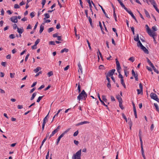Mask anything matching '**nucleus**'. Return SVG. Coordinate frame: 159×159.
I'll list each match as a JSON object with an SVG mask.
<instances>
[{
  "label": "nucleus",
  "instance_id": "1",
  "mask_svg": "<svg viewBox=\"0 0 159 159\" xmlns=\"http://www.w3.org/2000/svg\"><path fill=\"white\" fill-rule=\"evenodd\" d=\"M87 96V93L84 90H83L81 92L77 97V99L79 101L81 99H86Z\"/></svg>",
  "mask_w": 159,
  "mask_h": 159
},
{
  "label": "nucleus",
  "instance_id": "2",
  "mask_svg": "<svg viewBox=\"0 0 159 159\" xmlns=\"http://www.w3.org/2000/svg\"><path fill=\"white\" fill-rule=\"evenodd\" d=\"M81 149H80L73 155L72 158L75 159H75H81Z\"/></svg>",
  "mask_w": 159,
  "mask_h": 159
},
{
  "label": "nucleus",
  "instance_id": "3",
  "mask_svg": "<svg viewBox=\"0 0 159 159\" xmlns=\"http://www.w3.org/2000/svg\"><path fill=\"white\" fill-rule=\"evenodd\" d=\"M70 130V129H67L66 130L64 131L58 138L57 139V141L56 143V144L57 145H58V143H59L61 139L62 138L64 135L67 133Z\"/></svg>",
  "mask_w": 159,
  "mask_h": 159
},
{
  "label": "nucleus",
  "instance_id": "4",
  "mask_svg": "<svg viewBox=\"0 0 159 159\" xmlns=\"http://www.w3.org/2000/svg\"><path fill=\"white\" fill-rule=\"evenodd\" d=\"M150 96L151 98L156 100L158 102H159V99L156 94L152 93L150 94Z\"/></svg>",
  "mask_w": 159,
  "mask_h": 159
},
{
  "label": "nucleus",
  "instance_id": "5",
  "mask_svg": "<svg viewBox=\"0 0 159 159\" xmlns=\"http://www.w3.org/2000/svg\"><path fill=\"white\" fill-rule=\"evenodd\" d=\"M115 70H116L115 69H113L112 70H109V71L107 73V75L106 76H112V75L114 73Z\"/></svg>",
  "mask_w": 159,
  "mask_h": 159
},
{
  "label": "nucleus",
  "instance_id": "6",
  "mask_svg": "<svg viewBox=\"0 0 159 159\" xmlns=\"http://www.w3.org/2000/svg\"><path fill=\"white\" fill-rule=\"evenodd\" d=\"M11 20L13 22L16 23L18 22L17 17V16H14L10 18Z\"/></svg>",
  "mask_w": 159,
  "mask_h": 159
},
{
  "label": "nucleus",
  "instance_id": "7",
  "mask_svg": "<svg viewBox=\"0 0 159 159\" xmlns=\"http://www.w3.org/2000/svg\"><path fill=\"white\" fill-rule=\"evenodd\" d=\"M146 27V29L147 30V32L148 33V34L149 35H152V34H153L154 33L152 32L150 29L149 28V27L148 25H145Z\"/></svg>",
  "mask_w": 159,
  "mask_h": 159
},
{
  "label": "nucleus",
  "instance_id": "8",
  "mask_svg": "<svg viewBox=\"0 0 159 159\" xmlns=\"http://www.w3.org/2000/svg\"><path fill=\"white\" fill-rule=\"evenodd\" d=\"M140 48L141 49H142L145 53L146 54L148 53L149 52L148 50L143 45Z\"/></svg>",
  "mask_w": 159,
  "mask_h": 159
},
{
  "label": "nucleus",
  "instance_id": "9",
  "mask_svg": "<svg viewBox=\"0 0 159 159\" xmlns=\"http://www.w3.org/2000/svg\"><path fill=\"white\" fill-rule=\"evenodd\" d=\"M49 112H48L47 115L44 117L43 120V123L46 124V123L48 121V117L49 114Z\"/></svg>",
  "mask_w": 159,
  "mask_h": 159
},
{
  "label": "nucleus",
  "instance_id": "10",
  "mask_svg": "<svg viewBox=\"0 0 159 159\" xmlns=\"http://www.w3.org/2000/svg\"><path fill=\"white\" fill-rule=\"evenodd\" d=\"M44 24V23H43V24L42 25H41L40 26V30H39V33L40 34H41L42 33V32H43V30H44V26L43 25Z\"/></svg>",
  "mask_w": 159,
  "mask_h": 159
},
{
  "label": "nucleus",
  "instance_id": "11",
  "mask_svg": "<svg viewBox=\"0 0 159 159\" xmlns=\"http://www.w3.org/2000/svg\"><path fill=\"white\" fill-rule=\"evenodd\" d=\"M17 32L20 34V36H21V35L20 34H21L23 32L24 30L23 29H19L18 27H17Z\"/></svg>",
  "mask_w": 159,
  "mask_h": 159
},
{
  "label": "nucleus",
  "instance_id": "12",
  "mask_svg": "<svg viewBox=\"0 0 159 159\" xmlns=\"http://www.w3.org/2000/svg\"><path fill=\"white\" fill-rule=\"evenodd\" d=\"M99 6H100V7L101 8L102 11H103L104 14H105V16L106 17H107V18H109L108 17V16H107V14L106 13V12H105V10L99 4Z\"/></svg>",
  "mask_w": 159,
  "mask_h": 159
},
{
  "label": "nucleus",
  "instance_id": "13",
  "mask_svg": "<svg viewBox=\"0 0 159 159\" xmlns=\"http://www.w3.org/2000/svg\"><path fill=\"white\" fill-rule=\"evenodd\" d=\"M116 97L118 100V102H122V98L119 95H117Z\"/></svg>",
  "mask_w": 159,
  "mask_h": 159
},
{
  "label": "nucleus",
  "instance_id": "14",
  "mask_svg": "<svg viewBox=\"0 0 159 159\" xmlns=\"http://www.w3.org/2000/svg\"><path fill=\"white\" fill-rule=\"evenodd\" d=\"M89 123V122H88V121H84L83 122H81L80 123H78L77 125H83L84 124H87V123Z\"/></svg>",
  "mask_w": 159,
  "mask_h": 159
},
{
  "label": "nucleus",
  "instance_id": "15",
  "mask_svg": "<svg viewBox=\"0 0 159 159\" xmlns=\"http://www.w3.org/2000/svg\"><path fill=\"white\" fill-rule=\"evenodd\" d=\"M144 11L146 17L148 18H150V16L148 12L145 9H144Z\"/></svg>",
  "mask_w": 159,
  "mask_h": 159
},
{
  "label": "nucleus",
  "instance_id": "16",
  "mask_svg": "<svg viewBox=\"0 0 159 159\" xmlns=\"http://www.w3.org/2000/svg\"><path fill=\"white\" fill-rule=\"evenodd\" d=\"M150 66L152 68L153 70L155 72H156L157 74L159 73V71L155 68V67H154L153 64H152V65H151Z\"/></svg>",
  "mask_w": 159,
  "mask_h": 159
},
{
  "label": "nucleus",
  "instance_id": "17",
  "mask_svg": "<svg viewBox=\"0 0 159 159\" xmlns=\"http://www.w3.org/2000/svg\"><path fill=\"white\" fill-rule=\"evenodd\" d=\"M41 70V68L40 67H37L35 69H34V71L35 73L38 72L39 70Z\"/></svg>",
  "mask_w": 159,
  "mask_h": 159
},
{
  "label": "nucleus",
  "instance_id": "18",
  "mask_svg": "<svg viewBox=\"0 0 159 159\" xmlns=\"http://www.w3.org/2000/svg\"><path fill=\"white\" fill-rule=\"evenodd\" d=\"M128 123L129 126H132V122L130 118H128Z\"/></svg>",
  "mask_w": 159,
  "mask_h": 159
},
{
  "label": "nucleus",
  "instance_id": "19",
  "mask_svg": "<svg viewBox=\"0 0 159 159\" xmlns=\"http://www.w3.org/2000/svg\"><path fill=\"white\" fill-rule=\"evenodd\" d=\"M78 66L79 69L80 70V72L81 73V74H82V68L80 64V62L78 64Z\"/></svg>",
  "mask_w": 159,
  "mask_h": 159
},
{
  "label": "nucleus",
  "instance_id": "20",
  "mask_svg": "<svg viewBox=\"0 0 159 159\" xmlns=\"http://www.w3.org/2000/svg\"><path fill=\"white\" fill-rule=\"evenodd\" d=\"M36 94H37V93H36V92L34 93L33 94L32 97L30 98V99L31 100H32L33 99H34V98L36 96Z\"/></svg>",
  "mask_w": 159,
  "mask_h": 159
},
{
  "label": "nucleus",
  "instance_id": "21",
  "mask_svg": "<svg viewBox=\"0 0 159 159\" xmlns=\"http://www.w3.org/2000/svg\"><path fill=\"white\" fill-rule=\"evenodd\" d=\"M69 50L68 49H67L66 48H64L63 49H62L61 51V53H63L64 52H67Z\"/></svg>",
  "mask_w": 159,
  "mask_h": 159
},
{
  "label": "nucleus",
  "instance_id": "22",
  "mask_svg": "<svg viewBox=\"0 0 159 159\" xmlns=\"http://www.w3.org/2000/svg\"><path fill=\"white\" fill-rule=\"evenodd\" d=\"M146 1L147 3L149 5V4L148 2V1H149L151 3V4H152L153 3H154L155 1L154 0H146Z\"/></svg>",
  "mask_w": 159,
  "mask_h": 159
},
{
  "label": "nucleus",
  "instance_id": "23",
  "mask_svg": "<svg viewBox=\"0 0 159 159\" xmlns=\"http://www.w3.org/2000/svg\"><path fill=\"white\" fill-rule=\"evenodd\" d=\"M134 40L135 41H137V42H138L139 40V35L138 34H137V36L136 37H135V36L134 37Z\"/></svg>",
  "mask_w": 159,
  "mask_h": 159
},
{
  "label": "nucleus",
  "instance_id": "24",
  "mask_svg": "<svg viewBox=\"0 0 159 159\" xmlns=\"http://www.w3.org/2000/svg\"><path fill=\"white\" fill-rule=\"evenodd\" d=\"M137 46L138 47H140V48L142 46H143L140 40L138 41Z\"/></svg>",
  "mask_w": 159,
  "mask_h": 159
},
{
  "label": "nucleus",
  "instance_id": "25",
  "mask_svg": "<svg viewBox=\"0 0 159 159\" xmlns=\"http://www.w3.org/2000/svg\"><path fill=\"white\" fill-rule=\"evenodd\" d=\"M154 105L155 107L156 110L157 111L159 112V108H158L157 104V103H154Z\"/></svg>",
  "mask_w": 159,
  "mask_h": 159
},
{
  "label": "nucleus",
  "instance_id": "26",
  "mask_svg": "<svg viewBox=\"0 0 159 159\" xmlns=\"http://www.w3.org/2000/svg\"><path fill=\"white\" fill-rule=\"evenodd\" d=\"M44 16H45V18H44V20H45L46 18H48L50 17V16L49 14L48 13H45L44 15Z\"/></svg>",
  "mask_w": 159,
  "mask_h": 159
},
{
  "label": "nucleus",
  "instance_id": "27",
  "mask_svg": "<svg viewBox=\"0 0 159 159\" xmlns=\"http://www.w3.org/2000/svg\"><path fill=\"white\" fill-rule=\"evenodd\" d=\"M121 69V68L120 65L116 66V69L118 73H120V70Z\"/></svg>",
  "mask_w": 159,
  "mask_h": 159
},
{
  "label": "nucleus",
  "instance_id": "28",
  "mask_svg": "<svg viewBox=\"0 0 159 159\" xmlns=\"http://www.w3.org/2000/svg\"><path fill=\"white\" fill-rule=\"evenodd\" d=\"M132 75L134 77L135 76H136V75H138L137 74V73L136 74H135V72L134 70H132Z\"/></svg>",
  "mask_w": 159,
  "mask_h": 159
},
{
  "label": "nucleus",
  "instance_id": "29",
  "mask_svg": "<svg viewBox=\"0 0 159 159\" xmlns=\"http://www.w3.org/2000/svg\"><path fill=\"white\" fill-rule=\"evenodd\" d=\"M113 16L116 21H117V17L115 10L113 11Z\"/></svg>",
  "mask_w": 159,
  "mask_h": 159
},
{
  "label": "nucleus",
  "instance_id": "30",
  "mask_svg": "<svg viewBox=\"0 0 159 159\" xmlns=\"http://www.w3.org/2000/svg\"><path fill=\"white\" fill-rule=\"evenodd\" d=\"M87 18L89 19V21L90 23V25H91V26H92V20L91 18V17L90 16H89V17H87Z\"/></svg>",
  "mask_w": 159,
  "mask_h": 159
},
{
  "label": "nucleus",
  "instance_id": "31",
  "mask_svg": "<svg viewBox=\"0 0 159 159\" xmlns=\"http://www.w3.org/2000/svg\"><path fill=\"white\" fill-rule=\"evenodd\" d=\"M122 116L123 118H124L125 120L127 122L128 120L127 119V118L125 116V115L124 113H122Z\"/></svg>",
  "mask_w": 159,
  "mask_h": 159
},
{
  "label": "nucleus",
  "instance_id": "32",
  "mask_svg": "<svg viewBox=\"0 0 159 159\" xmlns=\"http://www.w3.org/2000/svg\"><path fill=\"white\" fill-rule=\"evenodd\" d=\"M129 60L133 62L134 61V58L133 57H131L129 59Z\"/></svg>",
  "mask_w": 159,
  "mask_h": 159
},
{
  "label": "nucleus",
  "instance_id": "33",
  "mask_svg": "<svg viewBox=\"0 0 159 159\" xmlns=\"http://www.w3.org/2000/svg\"><path fill=\"white\" fill-rule=\"evenodd\" d=\"M43 96H39L37 100V102H39L42 99V98L43 97Z\"/></svg>",
  "mask_w": 159,
  "mask_h": 159
},
{
  "label": "nucleus",
  "instance_id": "34",
  "mask_svg": "<svg viewBox=\"0 0 159 159\" xmlns=\"http://www.w3.org/2000/svg\"><path fill=\"white\" fill-rule=\"evenodd\" d=\"M119 106L122 109H124V107H123V105L122 104V102H119Z\"/></svg>",
  "mask_w": 159,
  "mask_h": 159
},
{
  "label": "nucleus",
  "instance_id": "35",
  "mask_svg": "<svg viewBox=\"0 0 159 159\" xmlns=\"http://www.w3.org/2000/svg\"><path fill=\"white\" fill-rule=\"evenodd\" d=\"M120 5H121V7L122 8H123L125 10H126L127 8L125 7L122 2H121L120 3Z\"/></svg>",
  "mask_w": 159,
  "mask_h": 159
},
{
  "label": "nucleus",
  "instance_id": "36",
  "mask_svg": "<svg viewBox=\"0 0 159 159\" xmlns=\"http://www.w3.org/2000/svg\"><path fill=\"white\" fill-rule=\"evenodd\" d=\"M155 33H153V34H152V35H150V36H152L153 37V39H154V42L155 43H157V42L155 40V38L154 37V34H155Z\"/></svg>",
  "mask_w": 159,
  "mask_h": 159
},
{
  "label": "nucleus",
  "instance_id": "37",
  "mask_svg": "<svg viewBox=\"0 0 159 159\" xmlns=\"http://www.w3.org/2000/svg\"><path fill=\"white\" fill-rule=\"evenodd\" d=\"M47 74L48 76L50 77L53 75V73L52 71H50Z\"/></svg>",
  "mask_w": 159,
  "mask_h": 159
},
{
  "label": "nucleus",
  "instance_id": "38",
  "mask_svg": "<svg viewBox=\"0 0 159 159\" xmlns=\"http://www.w3.org/2000/svg\"><path fill=\"white\" fill-rule=\"evenodd\" d=\"M137 90L138 92V94H143V91H141V90L139 89H137Z\"/></svg>",
  "mask_w": 159,
  "mask_h": 159
},
{
  "label": "nucleus",
  "instance_id": "39",
  "mask_svg": "<svg viewBox=\"0 0 159 159\" xmlns=\"http://www.w3.org/2000/svg\"><path fill=\"white\" fill-rule=\"evenodd\" d=\"M47 139L46 138H45L43 140V141L42 142L41 145V146L40 147V148H41V147L43 146V143H44V142Z\"/></svg>",
  "mask_w": 159,
  "mask_h": 159
},
{
  "label": "nucleus",
  "instance_id": "40",
  "mask_svg": "<svg viewBox=\"0 0 159 159\" xmlns=\"http://www.w3.org/2000/svg\"><path fill=\"white\" fill-rule=\"evenodd\" d=\"M54 30V29L53 28L51 27V28H49V29H48V32L50 33V32H52V31H53Z\"/></svg>",
  "mask_w": 159,
  "mask_h": 159
},
{
  "label": "nucleus",
  "instance_id": "41",
  "mask_svg": "<svg viewBox=\"0 0 159 159\" xmlns=\"http://www.w3.org/2000/svg\"><path fill=\"white\" fill-rule=\"evenodd\" d=\"M102 100H103L105 102H107V99L106 98V96L105 95H102Z\"/></svg>",
  "mask_w": 159,
  "mask_h": 159
},
{
  "label": "nucleus",
  "instance_id": "42",
  "mask_svg": "<svg viewBox=\"0 0 159 159\" xmlns=\"http://www.w3.org/2000/svg\"><path fill=\"white\" fill-rule=\"evenodd\" d=\"M147 58V62L149 64L150 66L152 65L153 64L151 62V61L149 60V59L148 58Z\"/></svg>",
  "mask_w": 159,
  "mask_h": 159
},
{
  "label": "nucleus",
  "instance_id": "43",
  "mask_svg": "<svg viewBox=\"0 0 159 159\" xmlns=\"http://www.w3.org/2000/svg\"><path fill=\"white\" fill-rule=\"evenodd\" d=\"M124 72L125 73V75L127 77L128 75L129 74V72H127V70L126 69L124 70Z\"/></svg>",
  "mask_w": 159,
  "mask_h": 159
},
{
  "label": "nucleus",
  "instance_id": "44",
  "mask_svg": "<svg viewBox=\"0 0 159 159\" xmlns=\"http://www.w3.org/2000/svg\"><path fill=\"white\" fill-rule=\"evenodd\" d=\"M80 83H79L78 84V92L79 93H80L81 91V89H80Z\"/></svg>",
  "mask_w": 159,
  "mask_h": 159
},
{
  "label": "nucleus",
  "instance_id": "45",
  "mask_svg": "<svg viewBox=\"0 0 159 159\" xmlns=\"http://www.w3.org/2000/svg\"><path fill=\"white\" fill-rule=\"evenodd\" d=\"M34 13H35L34 12H31L30 13V16L31 17V18H32L34 16H35Z\"/></svg>",
  "mask_w": 159,
  "mask_h": 159
},
{
  "label": "nucleus",
  "instance_id": "46",
  "mask_svg": "<svg viewBox=\"0 0 159 159\" xmlns=\"http://www.w3.org/2000/svg\"><path fill=\"white\" fill-rule=\"evenodd\" d=\"M9 37L10 38V39H13L14 38H15V35L14 34H10L9 36Z\"/></svg>",
  "mask_w": 159,
  "mask_h": 159
},
{
  "label": "nucleus",
  "instance_id": "47",
  "mask_svg": "<svg viewBox=\"0 0 159 159\" xmlns=\"http://www.w3.org/2000/svg\"><path fill=\"white\" fill-rule=\"evenodd\" d=\"M87 1L89 5V7L90 8H92V6L91 5L90 0H87Z\"/></svg>",
  "mask_w": 159,
  "mask_h": 159
},
{
  "label": "nucleus",
  "instance_id": "48",
  "mask_svg": "<svg viewBox=\"0 0 159 159\" xmlns=\"http://www.w3.org/2000/svg\"><path fill=\"white\" fill-rule=\"evenodd\" d=\"M20 7L17 4H16L14 6V8L16 9L19 8Z\"/></svg>",
  "mask_w": 159,
  "mask_h": 159
},
{
  "label": "nucleus",
  "instance_id": "49",
  "mask_svg": "<svg viewBox=\"0 0 159 159\" xmlns=\"http://www.w3.org/2000/svg\"><path fill=\"white\" fill-rule=\"evenodd\" d=\"M98 52L99 53L100 56V57L101 58V59L102 60H103V57L102 56L101 53L100 52V51L99 49L98 50Z\"/></svg>",
  "mask_w": 159,
  "mask_h": 159
},
{
  "label": "nucleus",
  "instance_id": "50",
  "mask_svg": "<svg viewBox=\"0 0 159 159\" xmlns=\"http://www.w3.org/2000/svg\"><path fill=\"white\" fill-rule=\"evenodd\" d=\"M87 43L88 44V46H89V48L90 50H92L90 46V43L89 42L88 40H87Z\"/></svg>",
  "mask_w": 159,
  "mask_h": 159
},
{
  "label": "nucleus",
  "instance_id": "51",
  "mask_svg": "<svg viewBox=\"0 0 159 159\" xmlns=\"http://www.w3.org/2000/svg\"><path fill=\"white\" fill-rule=\"evenodd\" d=\"M130 28L131 30V31H132V32H133V34L134 35L135 34L134 28L133 27H130Z\"/></svg>",
  "mask_w": 159,
  "mask_h": 159
},
{
  "label": "nucleus",
  "instance_id": "52",
  "mask_svg": "<svg viewBox=\"0 0 159 159\" xmlns=\"http://www.w3.org/2000/svg\"><path fill=\"white\" fill-rule=\"evenodd\" d=\"M78 133H79V131H78V130H77V131H76L74 133V134H73V136H76L78 135Z\"/></svg>",
  "mask_w": 159,
  "mask_h": 159
},
{
  "label": "nucleus",
  "instance_id": "53",
  "mask_svg": "<svg viewBox=\"0 0 159 159\" xmlns=\"http://www.w3.org/2000/svg\"><path fill=\"white\" fill-rule=\"evenodd\" d=\"M40 41V39H38L35 42L34 44L37 46Z\"/></svg>",
  "mask_w": 159,
  "mask_h": 159
},
{
  "label": "nucleus",
  "instance_id": "54",
  "mask_svg": "<svg viewBox=\"0 0 159 159\" xmlns=\"http://www.w3.org/2000/svg\"><path fill=\"white\" fill-rule=\"evenodd\" d=\"M56 28L57 29H59L61 28V25L59 23L57 24Z\"/></svg>",
  "mask_w": 159,
  "mask_h": 159
},
{
  "label": "nucleus",
  "instance_id": "55",
  "mask_svg": "<svg viewBox=\"0 0 159 159\" xmlns=\"http://www.w3.org/2000/svg\"><path fill=\"white\" fill-rule=\"evenodd\" d=\"M152 29L154 31H155L157 30L156 27L155 25L152 27Z\"/></svg>",
  "mask_w": 159,
  "mask_h": 159
},
{
  "label": "nucleus",
  "instance_id": "56",
  "mask_svg": "<svg viewBox=\"0 0 159 159\" xmlns=\"http://www.w3.org/2000/svg\"><path fill=\"white\" fill-rule=\"evenodd\" d=\"M45 87V86L44 85H41L38 89V90H40L42 89L43 88Z\"/></svg>",
  "mask_w": 159,
  "mask_h": 159
},
{
  "label": "nucleus",
  "instance_id": "57",
  "mask_svg": "<svg viewBox=\"0 0 159 159\" xmlns=\"http://www.w3.org/2000/svg\"><path fill=\"white\" fill-rule=\"evenodd\" d=\"M139 88L141 90V91H143V86L141 83H140L139 84Z\"/></svg>",
  "mask_w": 159,
  "mask_h": 159
},
{
  "label": "nucleus",
  "instance_id": "58",
  "mask_svg": "<svg viewBox=\"0 0 159 159\" xmlns=\"http://www.w3.org/2000/svg\"><path fill=\"white\" fill-rule=\"evenodd\" d=\"M116 66L120 65L119 62L118 61V60L117 58L116 59Z\"/></svg>",
  "mask_w": 159,
  "mask_h": 159
},
{
  "label": "nucleus",
  "instance_id": "59",
  "mask_svg": "<svg viewBox=\"0 0 159 159\" xmlns=\"http://www.w3.org/2000/svg\"><path fill=\"white\" fill-rule=\"evenodd\" d=\"M30 56V54L29 53H28L27 54V55L25 57V61H26L28 59V58L29 57V56Z\"/></svg>",
  "mask_w": 159,
  "mask_h": 159
},
{
  "label": "nucleus",
  "instance_id": "60",
  "mask_svg": "<svg viewBox=\"0 0 159 159\" xmlns=\"http://www.w3.org/2000/svg\"><path fill=\"white\" fill-rule=\"evenodd\" d=\"M14 29H16L17 27V25L16 24H14L12 25Z\"/></svg>",
  "mask_w": 159,
  "mask_h": 159
},
{
  "label": "nucleus",
  "instance_id": "61",
  "mask_svg": "<svg viewBox=\"0 0 159 159\" xmlns=\"http://www.w3.org/2000/svg\"><path fill=\"white\" fill-rule=\"evenodd\" d=\"M152 5L155 8V9L157 8V4H156V2H155L154 3H153L152 4Z\"/></svg>",
  "mask_w": 159,
  "mask_h": 159
},
{
  "label": "nucleus",
  "instance_id": "62",
  "mask_svg": "<svg viewBox=\"0 0 159 159\" xmlns=\"http://www.w3.org/2000/svg\"><path fill=\"white\" fill-rule=\"evenodd\" d=\"M42 73V71H40L38 73L36 74L35 75V77H37L40 74H41Z\"/></svg>",
  "mask_w": 159,
  "mask_h": 159
},
{
  "label": "nucleus",
  "instance_id": "63",
  "mask_svg": "<svg viewBox=\"0 0 159 159\" xmlns=\"http://www.w3.org/2000/svg\"><path fill=\"white\" fill-rule=\"evenodd\" d=\"M119 74V75H118V77L119 78H120V79H123V76L120 73H120H118Z\"/></svg>",
  "mask_w": 159,
  "mask_h": 159
},
{
  "label": "nucleus",
  "instance_id": "64",
  "mask_svg": "<svg viewBox=\"0 0 159 159\" xmlns=\"http://www.w3.org/2000/svg\"><path fill=\"white\" fill-rule=\"evenodd\" d=\"M49 44L50 45H55V42L54 41H50L49 42Z\"/></svg>",
  "mask_w": 159,
  "mask_h": 159
}]
</instances>
